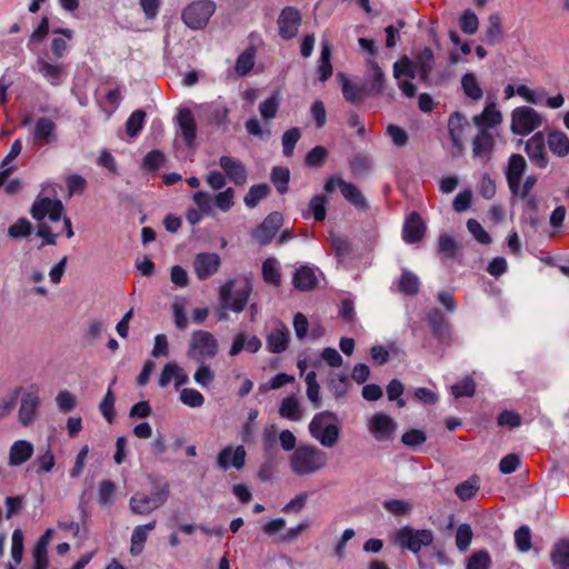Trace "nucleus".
<instances>
[{
  "instance_id": "obj_1",
  "label": "nucleus",
  "mask_w": 569,
  "mask_h": 569,
  "mask_svg": "<svg viewBox=\"0 0 569 569\" xmlns=\"http://www.w3.org/2000/svg\"><path fill=\"white\" fill-rule=\"evenodd\" d=\"M327 453L312 445L299 446L289 458L291 471L300 477L320 471L327 466Z\"/></svg>"
},
{
  "instance_id": "obj_2",
  "label": "nucleus",
  "mask_w": 569,
  "mask_h": 569,
  "mask_svg": "<svg viewBox=\"0 0 569 569\" xmlns=\"http://www.w3.org/2000/svg\"><path fill=\"white\" fill-rule=\"evenodd\" d=\"M309 432L322 447H335L340 436L336 413L328 410L317 413L309 423Z\"/></svg>"
},
{
  "instance_id": "obj_3",
  "label": "nucleus",
  "mask_w": 569,
  "mask_h": 569,
  "mask_svg": "<svg viewBox=\"0 0 569 569\" xmlns=\"http://www.w3.org/2000/svg\"><path fill=\"white\" fill-rule=\"evenodd\" d=\"M234 284V280H229L220 287L219 303L222 311L219 315V320L227 319L226 310L241 312L247 306L251 287L246 283L242 288L233 292Z\"/></svg>"
},
{
  "instance_id": "obj_4",
  "label": "nucleus",
  "mask_w": 569,
  "mask_h": 569,
  "mask_svg": "<svg viewBox=\"0 0 569 569\" xmlns=\"http://www.w3.org/2000/svg\"><path fill=\"white\" fill-rule=\"evenodd\" d=\"M435 537L429 529H415L410 526H405L396 532L395 541L402 548L413 553H418L422 547H428L433 543Z\"/></svg>"
},
{
  "instance_id": "obj_5",
  "label": "nucleus",
  "mask_w": 569,
  "mask_h": 569,
  "mask_svg": "<svg viewBox=\"0 0 569 569\" xmlns=\"http://www.w3.org/2000/svg\"><path fill=\"white\" fill-rule=\"evenodd\" d=\"M216 11V3L211 0H198L187 6L181 14L182 21L193 30L203 29Z\"/></svg>"
},
{
  "instance_id": "obj_6",
  "label": "nucleus",
  "mask_w": 569,
  "mask_h": 569,
  "mask_svg": "<svg viewBox=\"0 0 569 569\" xmlns=\"http://www.w3.org/2000/svg\"><path fill=\"white\" fill-rule=\"evenodd\" d=\"M542 124V117L533 108L522 106L512 110L510 130L518 136H527Z\"/></svg>"
},
{
  "instance_id": "obj_7",
  "label": "nucleus",
  "mask_w": 569,
  "mask_h": 569,
  "mask_svg": "<svg viewBox=\"0 0 569 569\" xmlns=\"http://www.w3.org/2000/svg\"><path fill=\"white\" fill-rule=\"evenodd\" d=\"M218 352V342L212 333L197 330L191 336L188 356L197 361L213 358Z\"/></svg>"
},
{
  "instance_id": "obj_8",
  "label": "nucleus",
  "mask_w": 569,
  "mask_h": 569,
  "mask_svg": "<svg viewBox=\"0 0 569 569\" xmlns=\"http://www.w3.org/2000/svg\"><path fill=\"white\" fill-rule=\"evenodd\" d=\"M302 17L295 7H284L278 18L279 36L284 40L293 39L299 31Z\"/></svg>"
},
{
  "instance_id": "obj_9",
  "label": "nucleus",
  "mask_w": 569,
  "mask_h": 569,
  "mask_svg": "<svg viewBox=\"0 0 569 569\" xmlns=\"http://www.w3.org/2000/svg\"><path fill=\"white\" fill-rule=\"evenodd\" d=\"M41 405L38 390L34 387L23 393L18 411L19 422L28 427L37 419V412Z\"/></svg>"
},
{
  "instance_id": "obj_10",
  "label": "nucleus",
  "mask_w": 569,
  "mask_h": 569,
  "mask_svg": "<svg viewBox=\"0 0 569 569\" xmlns=\"http://www.w3.org/2000/svg\"><path fill=\"white\" fill-rule=\"evenodd\" d=\"M63 210L64 208L60 200H52L46 197L37 199L33 202L30 213L37 221H41L46 216H48L51 221H58L61 219Z\"/></svg>"
},
{
  "instance_id": "obj_11",
  "label": "nucleus",
  "mask_w": 569,
  "mask_h": 569,
  "mask_svg": "<svg viewBox=\"0 0 569 569\" xmlns=\"http://www.w3.org/2000/svg\"><path fill=\"white\" fill-rule=\"evenodd\" d=\"M282 223V214L273 211L254 229L252 236L260 244L266 246L271 242Z\"/></svg>"
},
{
  "instance_id": "obj_12",
  "label": "nucleus",
  "mask_w": 569,
  "mask_h": 569,
  "mask_svg": "<svg viewBox=\"0 0 569 569\" xmlns=\"http://www.w3.org/2000/svg\"><path fill=\"white\" fill-rule=\"evenodd\" d=\"M526 168L527 162L521 154L513 153L509 157L505 173L509 190L513 198H518L519 183L521 182Z\"/></svg>"
},
{
  "instance_id": "obj_13",
  "label": "nucleus",
  "mask_w": 569,
  "mask_h": 569,
  "mask_svg": "<svg viewBox=\"0 0 569 569\" xmlns=\"http://www.w3.org/2000/svg\"><path fill=\"white\" fill-rule=\"evenodd\" d=\"M221 266V259L214 252L198 253L193 261L194 273L199 280H207L213 276Z\"/></svg>"
},
{
  "instance_id": "obj_14",
  "label": "nucleus",
  "mask_w": 569,
  "mask_h": 569,
  "mask_svg": "<svg viewBox=\"0 0 569 569\" xmlns=\"http://www.w3.org/2000/svg\"><path fill=\"white\" fill-rule=\"evenodd\" d=\"M368 429L377 441H387L392 438L396 423L388 415L378 412L370 419Z\"/></svg>"
},
{
  "instance_id": "obj_15",
  "label": "nucleus",
  "mask_w": 569,
  "mask_h": 569,
  "mask_svg": "<svg viewBox=\"0 0 569 569\" xmlns=\"http://www.w3.org/2000/svg\"><path fill=\"white\" fill-rule=\"evenodd\" d=\"M525 151L535 166L541 169L548 166L546 139L541 131L535 133L530 139L527 140Z\"/></svg>"
},
{
  "instance_id": "obj_16",
  "label": "nucleus",
  "mask_w": 569,
  "mask_h": 569,
  "mask_svg": "<svg viewBox=\"0 0 569 569\" xmlns=\"http://www.w3.org/2000/svg\"><path fill=\"white\" fill-rule=\"evenodd\" d=\"M247 452L242 446L233 448L232 446L224 447L217 457V465L220 469L227 470L230 467L240 470L246 462Z\"/></svg>"
},
{
  "instance_id": "obj_17",
  "label": "nucleus",
  "mask_w": 569,
  "mask_h": 569,
  "mask_svg": "<svg viewBox=\"0 0 569 569\" xmlns=\"http://www.w3.org/2000/svg\"><path fill=\"white\" fill-rule=\"evenodd\" d=\"M219 166L226 172L231 182L237 186H243L248 179V171L246 166L234 158L222 156L219 159Z\"/></svg>"
},
{
  "instance_id": "obj_18",
  "label": "nucleus",
  "mask_w": 569,
  "mask_h": 569,
  "mask_svg": "<svg viewBox=\"0 0 569 569\" xmlns=\"http://www.w3.org/2000/svg\"><path fill=\"white\" fill-rule=\"evenodd\" d=\"M289 340L290 331L288 327L283 322L278 321L267 336V348L272 353H281L288 348Z\"/></svg>"
},
{
  "instance_id": "obj_19",
  "label": "nucleus",
  "mask_w": 569,
  "mask_h": 569,
  "mask_svg": "<svg viewBox=\"0 0 569 569\" xmlns=\"http://www.w3.org/2000/svg\"><path fill=\"white\" fill-rule=\"evenodd\" d=\"M57 124L48 117L37 120L33 129L32 140L37 146L49 144L56 141Z\"/></svg>"
},
{
  "instance_id": "obj_20",
  "label": "nucleus",
  "mask_w": 569,
  "mask_h": 569,
  "mask_svg": "<svg viewBox=\"0 0 569 569\" xmlns=\"http://www.w3.org/2000/svg\"><path fill=\"white\" fill-rule=\"evenodd\" d=\"M469 122L466 116L459 111L453 112L448 119V131L453 147L459 151L463 148V133Z\"/></svg>"
},
{
  "instance_id": "obj_21",
  "label": "nucleus",
  "mask_w": 569,
  "mask_h": 569,
  "mask_svg": "<svg viewBox=\"0 0 569 569\" xmlns=\"http://www.w3.org/2000/svg\"><path fill=\"white\" fill-rule=\"evenodd\" d=\"M473 124L478 130H488L498 127L502 122V113L495 103L488 104L481 113L472 117Z\"/></svg>"
},
{
  "instance_id": "obj_22",
  "label": "nucleus",
  "mask_w": 569,
  "mask_h": 569,
  "mask_svg": "<svg viewBox=\"0 0 569 569\" xmlns=\"http://www.w3.org/2000/svg\"><path fill=\"white\" fill-rule=\"evenodd\" d=\"M368 79L366 81L367 94L368 96H378L381 94L385 90L386 84V76L377 61L369 60L368 61Z\"/></svg>"
},
{
  "instance_id": "obj_23",
  "label": "nucleus",
  "mask_w": 569,
  "mask_h": 569,
  "mask_svg": "<svg viewBox=\"0 0 569 569\" xmlns=\"http://www.w3.org/2000/svg\"><path fill=\"white\" fill-rule=\"evenodd\" d=\"M426 232V226L417 212H412L406 220L402 230V238L408 243L420 241Z\"/></svg>"
},
{
  "instance_id": "obj_24",
  "label": "nucleus",
  "mask_w": 569,
  "mask_h": 569,
  "mask_svg": "<svg viewBox=\"0 0 569 569\" xmlns=\"http://www.w3.org/2000/svg\"><path fill=\"white\" fill-rule=\"evenodd\" d=\"M33 445L28 440H17L9 449V466L19 467L27 462L33 455Z\"/></svg>"
},
{
  "instance_id": "obj_25",
  "label": "nucleus",
  "mask_w": 569,
  "mask_h": 569,
  "mask_svg": "<svg viewBox=\"0 0 569 569\" xmlns=\"http://www.w3.org/2000/svg\"><path fill=\"white\" fill-rule=\"evenodd\" d=\"M495 148V139L490 131L478 130L472 139V154L475 158L489 159Z\"/></svg>"
},
{
  "instance_id": "obj_26",
  "label": "nucleus",
  "mask_w": 569,
  "mask_h": 569,
  "mask_svg": "<svg viewBox=\"0 0 569 569\" xmlns=\"http://www.w3.org/2000/svg\"><path fill=\"white\" fill-rule=\"evenodd\" d=\"M339 189L343 196V198L350 202L353 207L360 210H368L369 203L366 199V197L362 194V192L359 190V188L350 182L347 181H340L339 182Z\"/></svg>"
},
{
  "instance_id": "obj_27",
  "label": "nucleus",
  "mask_w": 569,
  "mask_h": 569,
  "mask_svg": "<svg viewBox=\"0 0 569 569\" xmlns=\"http://www.w3.org/2000/svg\"><path fill=\"white\" fill-rule=\"evenodd\" d=\"M183 140L187 146H191L196 139V121L192 112L189 109H182L177 117Z\"/></svg>"
},
{
  "instance_id": "obj_28",
  "label": "nucleus",
  "mask_w": 569,
  "mask_h": 569,
  "mask_svg": "<svg viewBox=\"0 0 569 569\" xmlns=\"http://www.w3.org/2000/svg\"><path fill=\"white\" fill-rule=\"evenodd\" d=\"M293 286L300 291L313 290L318 284L317 276L310 267L302 266L293 274Z\"/></svg>"
},
{
  "instance_id": "obj_29",
  "label": "nucleus",
  "mask_w": 569,
  "mask_h": 569,
  "mask_svg": "<svg viewBox=\"0 0 569 569\" xmlns=\"http://www.w3.org/2000/svg\"><path fill=\"white\" fill-rule=\"evenodd\" d=\"M337 80L341 84V91L345 99L350 103H360L365 98V89L350 82L346 73H337Z\"/></svg>"
},
{
  "instance_id": "obj_30",
  "label": "nucleus",
  "mask_w": 569,
  "mask_h": 569,
  "mask_svg": "<svg viewBox=\"0 0 569 569\" xmlns=\"http://www.w3.org/2000/svg\"><path fill=\"white\" fill-rule=\"evenodd\" d=\"M546 142L556 157L563 158L569 154V138L562 131L550 132Z\"/></svg>"
},
{
  "instance_id": "obj_31",
  "label": "nucleus",
  "mask_w": 569,
  "mask_h": 569,
  "mask_svg": "<svg viewBox=\"0 0 569 569\" xmlns=\"http://www.w3.org/2000/svg\"><path fill=\"white\" fill-rule=\"evenodd\" d=\"M331 47L328 40L321 41V54L319 59V80L325 82L332 76Z\"/></svg>"
},
{
  "instance_id": "obj_32",
  "label": "nucleus",
  "mask_w": 569,
  "mask_h": 569,
  "mask_svg": "<svg viewBox=\"0 0 569 569\" xmlns=\"http://www.w3.org/2000/svg\"><path fill=\"white\" fill-rule=\"evenodd\" d=\"M39 72L54 87L60 86L63 77V67L61 64H52L44 60L37 61Z\"/></svg>"
},
{
  "instance_id": "obj_33",
  "label": "nucleus",
  "mask_w": 569,
  "mask_h": 569,
  "mask_svg": "<svg viewBox=\"0 0 569 569\" xmlns=\"http://www.w3.org/2000/svg\"><path fill=\"white\" fill-rule=\"evenodd\" d=\"M550 560L553 566L569 568V540H558L550 552Z\"/></svg>"
},
{
  "instance_id": "obj_34",
  "label": "nucleus",
  "mask_w": 569,
  "mask_h": 569,
  "mask_svg": "<svg viewBox=\"0 0 569 569\" xmlns=\"http://www.w3.org/2000/svg\"><path fill=\"white\" fill-rule=\"evenodd\" d=\"M432 333L437 338H445L449 332V323L439 309H432L427 315Z\"/></svg>"
},
{
  "instance_id": "obj_35",
  "label": "nucleus",
  "mask_w": 569,
  "mask_h": 569,
  "mask_svg": "<svg viewBox=\"0 0 569 569\" xmlns=\"http://www.w3.org/2000/svg\"><path fill=\"white\" fill-rule=\"evenodd\" d=\"M503 39V31L501 26V19L498 14H490L488 18V27L485 32V41L495 46L501 42Z\"/></svg>"
},
{
  "instance_id": "obj_36",
  "label": "nucleus",
  "mask_w": 569,
  "mask_h": 569,
  "mask_svg": "<svg viewBox=\"0 0 569 569\" xmlns=\"http://www.w3.org/2000/svg\"><path fill=\"white\" fill-rule=\"evenodd\" d=\"M129 507L134 515L140 516H147L157 510L150 497L141 492H137L130 498Z\"/></svg>"
},
{
  "instance_id": "obj_37",
  "label": "nucleus",
  "mask_w": 569,
  "mask_h": 569,
  "mask_svg": "<svg viewBox=\"0 0 569 569\" xmlns=\"http://www.w3.org/2000/svg\"><path fill=\"white\" fill-rule=\"evenodd\" d=\"M461 88L463 93L471 100L479 101L483 97V90L472 72H468L462 76Z\"/></svg>"
},
{
  "instance_id": "obj_38",
  "label": "nucleus",
  "mask_w": 569,
  "mask_h": 569,
  "mask_svg": "<svg viewBox=\"0 0 569 569\" xmlns=\"http://www.w3.org/2000/svg\"><path fill=\"white\" fill-rule=\"evenodd\" d=\"M279 415L282 418L299 421L302 417V410L299 405V401L295 396L287 397L282 400L281 406L279 408Z\"/></svg>"
},
{
  "instance_id": "obj_39",
  "label": "nucleus",
  "mask_w": 569,
  "mask_h": 569,
  "mask_svg": "<svg viewBox=\"0 0 569 569\" xmlns=\"http://www.w3.org/2000/svg\"><path fill=\"white\" fill-rule=\"evenodd\" d=\"M271 192L270 187L267 183L253 184L248 190L243 198V201L248 208H254L260 200L267 198Z\"/></svg>"
},
{
  "instance_id": "obj_40",
  "label": "nucleus",
  "mask_w": 569,
  "mask_h": 569,
  "mask_svg": "<svg viewBox=\"0 0 569 569\" xmlns=\"http://www.w3.org/2000/svg\"><path fill=\"white\" fill-rule=\"evenodd\" d=\"M419 278L411 271L402 270L399 279V290L407 296H416L419 292Z\"/></svg>"
},
{
  "instance_id": "obj_41",
  "label": "nucleus",
  "mask_w": 569,
  "mask_h": 569,
  "mask_svg": "<svg viewBox=\"0 0 569 569\" xmlns=\"http://www.w3.org/2000/svg\"><path fill=\"white\" fill-rule=\"evenodd\" d=\"M117 378H113L111 385L109 386L102 401L99 405V409L101 415L106 418L108 422H112L114 419V395L112 392V386L116 383Z\"/></svg>"
},
{
  "instance_id": "obj_42",
  "label": "nucleus",
  "mask_w": 569,
  "mask_h": 569,
  "mask_svg": "<svg viewBox=\"0 0 569 569\" xmlns=\"http://www.w3.org/2000/svg\"><path fill=\"white\" fill-rule=\"evenodd\" d=\"M270 178L280 194H284L288 191L290 180V171L288 168L273 167Z\"/></svg>"
},
{
  "instance_id": "obj_43",
  "label": "nucleus",
  "mask_w": 569,
  "mask_h": 569,
  "mask_svg": "<svg viewBox=\"0 0 569 569\" xmlns=\"http://www.w3.org/2000/svg\"><path fill=\"white\" fill-rule=\"evenodd\" d=\"M262 277L263 280L270 284L279 287L281 283V273L277 267V260L274 258H268L262 263Z\"/></svg>"
},
{
  "instance_id": "obj_44",
  "label": "nucleus",
  "mask_w": 569,
  "mask_h": 569,
  "mask_svg": "<svg viewBox=\"0 0 569 569\" xmlns=\"http://www.w3.org/2000/svg\"><path fill=\"white\" fill-rule=\"evenodd\" d=\"M328 199L323 194H316L309 202V210L316 221H323L327 217Z\"/></svg>"
},
{
  "instance_id": "obj_45",
  "label": "nucleus",
  "mask_w": 569,
  "mask_h": 569,
  "mask_svg": "<svg viewBox=\"0 0 569 569\" xmlns=\"http://www.w3.org/2000/svg\"><path fill=\"white\" fill-rule=\"evenodd\" d=\"M412 61L403 56L400 60L396 61L392 66L393 77L396 80H402V78L413 79L415 72L412 69Z\"/></svg>"
},
{
  "instance_id": "obj_46",
  "label": "nucleus",
  "mask_w": 569,
  "mask_h": 569,
  "mask_svg": "<svg viewBox=\"0 0 569 569\" xmlns=\"http://www.w3.org/2000/svg\"><path fill=\"white\" fill-rule=\"evenodd\" d=\"M459 26L466 34H475L479 28V19L472 10L467 9L459 19Z\"/></svg>"
},
{
  "instance_id": "obj_47",
  "label": "nucleus",
  "mask_w": 569,
  "mask_h": 569,
  "mask_svg": "<svg viewBox=\"0 0 569 569\" xmlns=\"http://www.w3.org/2000/svg\"><path fill=\"white\" fill-rule=\"evenodd\" d=\"M32 232V224L26 218L18 219L8 228V236L12 239L27 238Z\"/></svg>"
},
{
  "instance_id": "obj_48",
  "label": "nucleus",
  "mask_w": 569,
  "mask_h": 569,
  "mask_svg": "<svg viewBox=\"0 0 569 569\" xmlns=\"http://www.w3.org/2000/svg\"><path fill=\"white\" fill-rule=\"evenodd\" d=\"M383 508L393 516H407L412 510L411 502L401 499H390L382 503Z\"/></svg>"
},
{
  "instance_id": "obj_49",
  "label": "nucleus",
  "mask_w": 569,
  "mask_h": 569,
  "mask_svg": "<svg viewBox=\"0 0 569 569\" xmlns=\"http://www.w3.org/2000/svg\"><path fill=\"white\" fill-rule=\"evenodd\" d=\"M146 112L143 110L133 111L126 123V131L129 137H136L143 128Z\"/></svg>"
},
{
  "instance_id": "obj_50",
  "label": "nucleus",
  "mask_w": 569,
  "mask_h": 569,
  "mask_svg": "<svg viewBox=\"0 0 569 569\" xmlns=\"http://www.w3.org/2000/svg\"><path fill=\"white\" fill-rule=\"evenodd\" d=\"M419 64V73L422 79L429 77L433 69V52L430 48L426 47L417 58Z\"/></svg>"
},
{
  "instance_id": "obj_51",
  "label": "nucleus",
  "mask_w": 569,
  "mask_h": 569,
  "mask_svg": "<svg viewBox=\"0 0 569 569\" xmlns=\"http://www.w3.org/2000/svg\"><path fill=\"white\" fill-rule=\"evenodd\" d=\"M491 558L488 551L479 550L472 553L466 565V569H490Z\"/></svg>"
},
{
  "instance_id": "obj_52",
  "label": "nucleus",
  "mask_w": 569,
  "mask_h": 569,
  "mask_svg": "<svg viewBox=\"0 0 569 569\" xmlns=\"http://www.w3.org/2000/svg\"><path fill=\"white\" fill-rule=\"evenodd\" d=\"M180 401L191 408H199L204 403L201 392L192 388H184L180 392Z\"/></svg>"
},
{
  "instance_id": "obj_53",
  "label": "nucleus",
  "mask_w": 569,
  "mask_h": 569,
  "mask_svg": "<svg viewBox=\"0 0 569 569\" xmlns=\"http://www.w3.org/2000/svg\"><path fill=\"white\" fill-rule=\"evenodd\" d=\"M306 385H307V397L308 399L315 403L317 408L321 406L319 389L320 386L317 382V373L315 371H310L306 376Z\"/></svg>"
},
{
  "instance_id": "obj_54",
  "label": "nucleus",
  "mask_w": 569,
  "mask_h": 569,
  "mask_svg": "<svg viewBox=\"0 0 569 569\" xmlns=\"http://www.w3.org/2000/svg\"><path fill=\"white\" fill-rule=\"evenodd\" d=\"M170 493V486L167 481H163L161 483H157L153 487L152 495L150 497L153 506L156 509H159L161 506H163Z\"/></svg>"
},
{
  "instance_id": "obj_55",
  "label": "nucleus",
  "mask_w": 569,
  "mask_h": 569,
  "mask_svg": "<svg viewBox=\"0 0 569 569\" xmlns=\"http://www.w3.org/2000/svg\"><path fill=\"white\" fill-rule=\"evenodd\" d=\"M472 529L468 523H462L458 527L456 532V545L460 551H466L472 540Z\"/></svg>"
},
{
  "instance_id": "obj_56",
  "label": "nucleus",
  "mask_w": 569,
  "mask_h": 569,
  "mask_svg": "<svg viewBox=\"0 0 569 569\" xmlns=\"http://www.w3.org/2000/svg\"><path fill=\"white\" fill-rule=\"evenodd\" d=\"M301 133L298 128H291L287 130L282 136V148L283 154L286 157H291L293 154V149L298 140L300 139Z\"/></svg>"
},
{
  "instance_id": "obj_57",
  "label": "nucleus",
  "mask_w": 569,
  "mask_h": 569,
  "mask_svg": "<svg viewBox=\"0 0 569 569\" xmlns=\"http://www.w3.org/2000/svg\"><path fill=\"white\" fill-rule=\"evenodd\" d=\"M253 66H254V54L247 50L238 57V59L236 61L234 70L237 72V74L246 76L251 71Z\"/></svg>"
},
{
  "instance_id": "obj_58",
  "label": "nucleus",
  "mask_w": 569,
  "mask_h": 569,
  "mask_svg": "<svg viewBox=\"0 0 569 569\" xmlns=\"http://www.w3.org/2000/svg\"><path fill=\"white\" fill-rule=\"evenodd\" d=\"M452 395L456 398L472 397L476 391V385L472 378L466 377L462 381L451 387Z\"/></svg>"
},
{
  "instance_id": "obj_59",
  "label": "nucleus",
  "mask_w": 569,
  "mask_h": 569,
  "mask_svg": "<svg viewBox=\"0 0 569 569\" xmlns=\"http://www.w3.org/2000/svg\"><path fill=\"white\" fill-rule=\"evenodd\" d=\"M515 542L521 552H527L531 549V532L529 527L521 526L516 530Z\"/></svg>"
},
{
  "instance_id": "obj_60",
  "label": "nucleus",
  "mask_w": 569,
  "mask_h": 569,
  "mask_svg": "<svg viewBox=\"0 0 569 569\" xmlns=\"http://www.w3.org/2000/svg\"><path fill=\"white\" fill-rule=\"evenodd\" d=\"M438 250L443 257L453 258L457 253L458 246L452 237L441 234L439 237Z\"/></svg>"
},
{
  "instance_id": "obj_61",
  "label": "nucleus",
  "mask_w": 569,
  "mask_h": 569,
  "mask_svg": "<svg viewBox=\"0 0 569 569\" xmlns=\"http://www.w3.org/2000/svg\"><path fill=\"white\" fill-rule=\"evenodd\" d=\"M116 486L110 480H102L99 483L98 502L103 506L112 503Z\"/></svg>"
},
{
  "instance_id": "obj_62",
  "label": "nucleus",
  "mask_w": 569,
  "mask_h": 569,
  "mask_svg": "<svg viewBox=\"0 0 569 569\" xmlns=\"http://www.w3.org/2000/svg\"><path fill=\"white\" fill-rule=\"evenodd\" d=\"M214 204L221 211H228L234 204V190L228 188L214 196Z\"/></svg>"
},
{
  "instance_id": "obj_63",
  "label": "nucleus",
  "mask_w": 569,
  "mask_h": 569,
  "mask_svg": "<svg viewBox=\"0 0 569 569\" xmlns=\"http://www.w3.org/2000/svg\"><path fill=\"white\" fill-rule=\"evenodd\" d=\"M327 158V150L325 147L318 146L311 149L306 156V166L319 168L322 166Z\"/></svg>"
},
{
  "instance_id": "obj_64",
  "label": "nucleus",
  "mask_w": 569,
  "mask_h": 569,
  "mask_svg": "<svg viewBox=\"0 0 569 569\" xmlns=\"http://www.w3.org/2000/svg\"><path fill=\"white\" fill-rule=\"evenodd\" d=\"M349 388V381L347 376H338L331 378L329 381V389L336 398H342L347 395Z\"/></svg>"
}]
</instances>
